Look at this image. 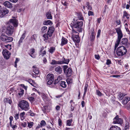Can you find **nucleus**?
<instances>
[{"label":"nucleus","mask_w":130,"mask_h":130,"mask_svg":"<svg viewBox=\"0 0 130 130\" xmlns=\"http://www.w3.org/2000/svg\"><path fill=\"white\" fill-rule=\"evenodd\" d=\"M116 32L117 34V38L115 43V50L116 48L118 46L119 43L121 44L126 45L128 43V40L126 38H123L121 40V39L123 37V34L121 29L119 28H115Z\"/></svg>","instance_id":"obj_1"},{"label":"nucleus","mask_w":130,"mask_h":130,"mask_svg":"<svg viewBox=\"0 0 130 130\" xmlns=\"http://www.w3.org/2000/svg\"><path fill=\"white\" fill-rule=\"evenodd\" d=\"M83 24L82 21H77L76 22H72L70 24V27L73 30L78 31L79 32H82L83 29L81 27Z\"/></svg>","instance_id":"obj_2"},{"label":"nucleus","mask_w":130,"mask_h":130,"mask_svg":"<svg viewBox=\"0 0 130 130\" xmlns=\"http://www.w3.org/2000/svg\"><path fill=\"white\" fill-rule=\"evenodd\" d=\"M18 106L22 110L25 111L28 110L29 108V106L27 102L25 101L22 100L20 101Z\"/></svg>","instance_id":"obj_3"},{"label":"nucleus","mask_w":130,"mask_h":130,"mask_svg":"<svg viewBox=\"0 0 130 130\" xmlns=\"http://www.w3.org/2000/svg\"><path fill=\"white\" fill-rule=\"evenodd\" d=\"M126 47L123 46L119 47L116 51L117 55L119 56H122L125 55L127 52Z\"/></svg>","instance_id":"obj_4"},{"label":"nucleus","mask_w":130,"mask_h":130,"mask_svg":"<svg viewBox=\"0 0 130 130\" xmlns=\"http://www.w3.org/2000/svg\"><path fill=\"white\" fill-rule=\"evenodd\" d=\"M72 37L74 42L78 43L80 41V39L79 37V33L75 30H73L72 32Z\"/></svg>","instance_id":"obj_5"},{"label":"nucleus","mask_w":130,"mask_h":130,"mask_svg":"<svg viewBox=\"0 0 130 130\" xmlns=\"http://www.w3.org/2000/svg\"><path fill=\"white\" fill-rule=\"evenodd\" d=\"M1 40L5 42H9L12 41L13 40V38L9 37L4 34H2L0 36Z\"/></svg>","instance_id":"obj_6"},{"label":"nucleus","mask_w":130,"mask_h":130,"mask_svg":"<svg viewBox=\"0 0 130 130\" xmlns=\"http://www.w3.org/2000/svg\"><path fill=\"white\" fill-rule=\"evenodd\" d=\"M14 31V27L10 24L6 25V34L9 36H11L13 33Z\"/></svg>","instance_id":"obj_7"},{"label":"nucleus","mask_w":130,"mask_h":130,"mask_svg":"<svg viewBox=\"0 0 130 130\" xmlns=\"http://www.w3.org/2000/svg\"><path fill=\"white\" fill-rule=\"evenodd\" d=\"M4 58L8 59L10 56V53L6 49H4L2 52Z\"/></svg>","instance_id":"obj_8"},{"label":"nucleus","mask_w":130,"mask_h":130,"mask_svg":"<svg viewBox=\"0 0 130 130\" xmlns=\"http://www.w3.org/2000/svg\"><path fill=\"white\" fill-rule=\"evenodd\" d=\"M67 66H64V73L66 74L67 76L69 77L71 75L72 73V70L70 68H68L67 70H65V69L67 68Z\"/></svg>","instance_id":"obj_9"},{"label":"nucleus","mask_w":130,"mask_h":130,"mask_svg":"<svg viewBox=\"0 0 130 130\" xmlns=\"http://www.w3.org/2000/svg\"><path fill=\"white\" fill-rule=\"evenodd\" d=\"M25 33H23L20 39H19L18 42L17 44V47H20L23 42L24 38L25 37Z\"/></svg>","instance_id":"obj_10"},{"label":"nucleus","mask_w":130,"mask_h":130,"mask_svg":"<svg viewBox=\"0 0 130 130\" xmlns=\"http://www.w3.org/2000/svg\"><path fill=\"white\" fill-rule=\"evenodd\" d=\"M123 122V120L121 118H119L118 115L116 116L113 119V123L115 124H120Z\"/></svg>","instance_id":"obj_11"},{"label":"nucleus","mask_w":130,"mask_h":130,"mask_svg":"<svg viewBox=\"0 0 130 130\" xmlns=\"http://www.w3.org/2000/svg\"><path fill=\"white\" fill-rule=\"evenodd\" d=\"M54 30V28L53 26H51L49 27L47 33L49 37H51L52 36Z\"/></svg>","instance_id":"obj_12"},{"label":"nucleus","mask_w":130,"mask_h":130,"mask_svg":"<svg viewBox=\"0 0 130 130\" xmlns=\"http://www.w3.org/2000/svg\"><path fill=\"white\" fill-rule=\"evenodd\" d=\"M10 23H12L14 27H16L18 26V20L15 19H11L9 20Z\"/></svg>","instance_id":"obj_13"},{"label":"nucleus","mask_w":130,"mask_h":130,"mask_svg":"<svg viewBox=\"0 0 130 130\" xmlns=\"http://www.w3.org/2000/svg\"><path fill=\"white\" fill-rule=\"evenodd\" d=\"M4 5L6 7L9 8H11L12 7V5L9 1H6L4 3Z\"/></svg>","instance_id":"obj_14"},{"label":"nucleus","mask_w":130,"mask_h":130,"mask_svg":"<svg viewBox=\"0 0 130 130\" xmlns=\"http://www.w3.org/2000/svg\"><path fill=\"white\" fill-rule=\"evenodd\" d=\"M67 42V40L66 38L62 37L61 39V43L60 44L61 46H62L66 44Z\"/></svg>","instance_id":"obj_15"},{"label":"nucleus","mask_w":130,"mask_h":130,"mask_svg":"<svg viewBox=\"0 0 130 130\" xmlns=\"http://www.w3.org/2000/svg\"><path fill=\"white\" fill-rule=\"evenodd\" d=\"M130 100V98L128 97L125 96L122 100V103L124 105L126 104Z\"/></svg>","instance_id":"obj_16"},{"label":"nucleus","mask_w":130,"mask_h":130,"mask_svg":"<svg viewBox=\"0 0 130 130\" xmlns=\"http://www.w3.org/2000/svg\"><path fill=\"white\" fill-rule=\"evenodd\" d=\"M44 47L42 46L39 52V55H41L42 56L45 54H46V52L45 50H44Z\"/></svg>","instance_id":"obj_17"},{"label":"nucleus","mask_w":130,"mask_h":130,"mask_svg":"<svg viewBox=\"0 0 130 130\" xmlns=\"http://www.w3.org/2000/svg\"><path fill=\"white\" fill-rule=\"evenodd\" d=\"M62 60L60 61L61 62V64L63 63L68 64L69 62V60L68 59H66L65 58L63 57L62 59Z\"/></svg>","instance_id":"obj_18"},{"label":"nucleus","mask_w":130,"mask_h":130,"mask_svg":"<svg viewBox=\"0 0 130 130\" xmlns=\"http://www.w3.org/2000/svg\"><path fill=\"white\" fill-rule=\"evenodd\" d=\"M55 70L58 73L61 74L62 71V69L60 66H59L56 67Z\"/></svg>","instance_id":"obj_19"},{"label":"nucleus","mask_w":130,"mask_h":130,"mask_svg":"<svg viewBox=\"0 0 130 130\" xmlns=\"http://www.w3.org/2000/svg\"><path fill=\"white\" fill-rule=\"evenodd\" d=\"M47 80H54V75L53 74H48L47 76Z\"/></svg>","instance_id":"obj_20"},{"label":"nucleus","mask_w":130,"mask_h":130,"mask_svg":"<svg viewBox=\"0 0 130 130\" xmlns=\"http://www.w3.org/2000/svg\"><path fill=\"white\" fill-rule=\"evenodd\" d=\"M25 113L24 111L20 113L19 115L20 117L21 120H23L25 119Z\"/></svg>","instance_id":"obj_21"},{"label":"nucleus","mask_w":130,"mask_h":130,"mask_svg":"<svg viewBox=\"0 0 130 130\" xmlns=\"http://www.w3.org/2000/svg\"><path fill=\"white\" fill-rule=\"evenodd\" d=\"M43 24L44 25H52L53 24V23L50 20H47V21H44L43 22Z\"/></svg>","instance_id":"obj_22"},{"label":"nucleus","mask_w":130,"mask_h":130,"mask_svg":"<svg viewBox=\"0 0 130 130\" xmlns=\"http://www.w3.org/2000/svg\"><path fill=\"white\" fill-rule=\"evenodd\" d=\"M109 130H121L119 127L116 126H113L110 127Z\"/></svg>","instance_id":"obj_23"},{"label":"nucleus","mask_w":130,"mask_h":130,"mask_svg":"<svg viewBox=\"0 0 130 130\" xmlns=\"http://www.w3.org/2000/svg\"><path fill=\"white\" fill-rule=\"evenodd\" d=\"M46 15L47 19H52V17L51 15V12H47L46 13Z\"/></svg>","instance_id":"obj_24"},{"label":"nucleus","mask_w":130,"mask_h":130,"mask_svg":"<svg viewBox=\"0 0 130 130\" xmlns=\"http://www.w3.org/2000/svg\"><path fill=\"white\" fill-rule=\"evenodd\" d=\"M32 68L34 69L33 71L34 73L36 74H38L39 72L38 68L36 67L35 66H33Z\"/></svg>","instance_id":"obj_25"},{"label":"nucleus","mask_w":130,"mask_h":130,"mask_svg":"<svg viewBox=\"0 0 130 130\" xmlns=\"http://www.w3.org/2000/svg\"><path fill=\"white\" fill-rule=\"evenodd\" d=\"M61 62L59 61H57L55 60H53L51 64H60Z\"/></svg>","instance_id":"obj_26"},{"label":"nucleus","mask_w":130,"mask_h":130,"mask_svg":"<svg viewBox=\"0 0 130 130\" xmlns=\"http://www.w3.org/2000/svg\"><path fill=\"white\" fill-rule=\"evenodd\" d=\"M60 86L63 88H65L67 86V85L66 84V83L64 81H62L59 83Z\"/></svg>","instance_id":"obj_27"},{"label":"nucleus","mask_w":130,"mask_h":130,"mask_svg":"<svg viewBox=\"0 0 130 130\" xmlns=\"http://www.w3.org/2000/svg\"><path fill=\"white\" fill-rule=\"evenodd\" d=\"M95 35V32L93 30L92 31V32L90 36V38L91 39V41H92L95 38V36H94Z\"/></svg>","instance_id":"obj_28"},{"label":"nucleus","mask_w":130,"mask_h":130,"mask_svg":"<svg viewBox=\"0 0 130 130\" xmlns=\"http://www.w3.org/2000/svg\"><path fill=\"white\" fill-rule=\"evenodd\" d=\"M24 90L21 89H20L18 91L19 93L18 94L20 96H21L23 95L24 93Z\"/></svg>","instance_id":"obj_29"},{"label":"nucleus","mask_w":130,"mask_h":130,"mask_svg":"<svg viewBox=\"0 0 130 130\" xmlns=\"http://www.w3.org/2000/svg\"><path fill=\"white\" fill-rule=\"evenodd\" d=\"M86 7H87L88 9L91 10L92 8L91 6L90 5L89 3L88 2H87L85 5Z\"/></svg>","instance_id":"obj_30"},{"label":"nucleus","mask_w":130,"mask_h":130,"mask_svg":"<svg viewBox=\"0 0 130 130\" xmlns=\"http://www.w3.org/2000/svg\"><path fill=\"white\" fill-rule=\"evenodd\" d=\"M31 52L29 54V55H30L32 58H34L35 57V56H34L32 55L35 52V49L34 48H32L31 49Z\"/></svg>","instance_id":"obj_31"},{"label":"nucleus","mask_w":130,"mask_h":130,"mask_svg":"<svg viewBox=\"0 0 130 130\" xmlns=\"http://www.w3.org/2000/svg\"><path fill=\"white\" fill-rule=\"evenodd\" d=\"M27 127L29 128H31L34 124V123L32 122H27Z\"/></svg>","instance_id":"obj_32"},{"label":"nucleus","mask_w":130,"mask_h":130,"mask_svg":"<svg viewBox=\"0 0 130 130\" xmlns=\"http://www.w3.org/2000/svg\"><path fill=\"white\" fill-rule=\"evenodd\" d=\"M73 120L72 119L68 120L67 121L66 125L69 126H71Z\"/></svg>","instance_id":"obj_33"},{"label":"nucleus","mask_w":130,"mask_h":130,"mask_svg":"<svg viewBox=\"0 0 130 130\" xmlns=\"http://www.w3.org/2000/svg\"><path fill=\"white\" fill-rule=\"evenodd\" d=\"M41 31L42 33H45L47 30V27L46 26H43L41 28Z\"/></svg>","instance_id":"obj_34"},{"label":"nucleus","mask_w":130,"mask_h":130,"mask_svg":"<svg viewBox=\"0 0 130 130\" xmlns=\"http://www.w3.org/2000/svg\"><path fill=\"white\" fill-rule=\"evenodd\" d=\"M129 14L127 13L125 11H124L123 12V18H124V17H126L127 19H128L129 18V17H128Z\"/></svg>","instance_id":"obj_35"},{"label":"nucleus","mask_w":130,"mask_h":130,"mask_svg":"<svg viewBox=\"0 0 130 130\" xmlns=\"http://www.w3.org/2000/svg\"><path fill=\"white\" fill-rule=\"evenodd\" d=\"M119 99L122 100V99L123 97L125 95L122 93H121L120 92L119 94Z\"/></svg>","instance_id":"obj_36"},{"label":"nucleus","mask_w":130,"mask_h":130,"mask_svg":"<svg viewBox=\"0 0 130 130\" xmlns=\"http://www.w3.org/2000/svg\"><path fill=\"white\" fill-rule=\"evenodd\" d=\"M88 87V85L87 84H86L85 85V86L84 88V95H85L86 93Z\"/></svg>","instance_id":"obj_37"},{"label":"nucleus","mask_w":130,"mask_h":130,"mask_svg":"<svg viewBox=\"0 0 130 130\" xmlns=\"http://www.w3.org/2000/svg\"><path fill=\"white\" fill-rule=\"evenodd\" d=\"M46 124V123L44 120H42L40 123V125L42 126H45Z\"/></svg>","instance_id":"obj_38"},{"label":"nucleus","mask_w":130,"mask_h":130,"mask_svg":"<svg viewBox=\"0 0 130 130\" xmlns=\"http://www.w3.org/2000/svg\"><path fill=\"white\" fill-rule=\"evenodd\" d=\"M48 34H44L43 36V37L44 38V40H47L48 39Z\"/></svg>","instance_id":"obj_39"},{"label":"nucleus","mask_w":130,"mask_h":130,"mask_svg":"<svg viewBox=\"0 0 130 130\" xmlns=\"http://www.w3.org/2000/svg\"><path fill=\"white\" fill-rule=\"evenodd\" d=\"M96 94L99 96H102V94L99 90H96Z\"/></svg>","instance_id":"obj_40"},{"label":"nucleus","mask_w":130,"mask_h":130,"mask_svg":"<svg viewBox=\"0 0 130 130\" xmlns=\"http://www.w3.org/2000/svg\"><path fill=\"white\" fill-rule=\"evenodd\" d=\"M2 11L4 16L9 12V10H3Z\"/></svg>","instance_id":"obj_41"},{"label":"nucleus","mask_w":130,"mask_h":130,"mask_svg":"<svg viewBox=\"0 0 130 130\" xmlns=\"http://www.w3.org/2000/svg\"><path fill=\"white\" fill-rule=\"evenodd\" d=\"M55 48L54 47H51L49 50V52L51 53H52L55 50Z\"/></svg>","instance_id":"obj_42"},{"label":"nucleus","mask_w":130,"mask_h":130,"mask_svg":"<svg viewBox=\"0 0 130 130\" xmlns=\"http://www.w3.org/2000/svg\"><path fill=\"white\" fill-rule=\"evenodd\" d=\"M68 84H70L72 82V79L71 78H69L66 80Z\"/></svg>","instance_id":"obj_43"},{"label":"nucleus","mask_w":130,"mask_h":130,"mask_svg":"<svg viewBox=\"0 0 130 130\" xmlns=\"http://www.w3.org/2000/svg\"><path fill=\"white\" fill-rule=\"evenodd\" d=\"M54 80H47V79H46V81L47 82V84H48L49 85H50L51 84L53 83V81Z\"/></svg>","instance_id":"obj_44"},{"label":"nucleus","mask_w":130,"mask_h":130,"mask_svg":"<svg viewBox=\"0 0 130 130\" xmlns=\"http://www.w3.org/2000/svg\"><path fill=\"white\" fill-rule=\"evenodd\" d=\"M36 35L35 34L33 35L32 36H31L30 38V39L31 40H36Z\"/></svg>","instance_id":"obj_45"},{"label":"nucleus","mask_w":130,"mask_h":130,"mask_svg":"<svg viewBox=\"0 0 130 130\" xmlns=\"http://www.w3.org/2000/svg\"><path fill=\"white\" fill-rule=\"evenodd\" d=\"M21 125L22 126L26 127L27 125V124L25 122H23L21 123Z\"/></svg>","instance_id":"obj_46"},{"label":"nucleus","mask_w":130,"mask_h":130,"mask_svg":"<svg viewBox=\"0 0 130 130\" xmlns=\"http://www.w3.org/2000/svg\"><path fill=\"white\" fill-rule=\"evenodd\" d=\"M11 126L12 127L13 130H14L17 127V126L16 124L14 125L12 124Z\"/></svg>","instance_id":"obj_47"},{"label":"nucleus","mask_w":130,"mask_h":130,"mask_svg":"<svg viewBox=\"0 0 130 130\" xmlns=\"http://www.w3.org/2000/svg\"><path fill=\"white\" fill-rule=\"evenodd\" d=\"M88 15L89 16L93 15V12L92 11H89L88 12Z\"/></svg>","instance_id":"obj_48"},{"label":"nucleus","mask_w":130,"mask_h":130,"mask_svg":"<svg viewBox=\"0 0 130 130\" xmlns=\"http://www.w3.org/2000/svg\"><path fill=\"white\" fill-rule=\"evenodd\" d=\"M14 117L16 120H17L19 118V114L18 113H16L14 116Z\"/></svg>","instance_id":"obj_49"},{"label":"nucleus","mask_w":130,"mask_h":130,"mask_svg":"<svg viewBox=\"0 0 130 130\" xmlns=\"http://www.w3.org/2000/svg\"><path fill=\"white\" fill-rule=\"evenodd\" d=\"M27 81L31 85H32V83L33 82V80L32 79H28Z\"/></svg>","instance_id":"obj_50"},{"label":"nucleus","mask_w":130,"mask_h":130,"mask_svg":"<svg viewBox=\"0 0 130 130\" xmlns=\"http://www.w3.org/2000/svg\"><path fill=\"white\" fill-rule=\"evenodd\" d=\"M58 123L59 125L61 126L62 125V121L61 119H59L58 120Z\"/></svg>","instance_id":"obj_51"},{"label":"nucleus","mask_w":130,"mask_h":130,"mask_svg":"<svg viewBox=\"0 0 130 130\" xmlns=\"http://www.w3.org/2000/svg\"><path fill=\"white\" fill-rule=\"evenodd\" d=\"M101 30L100 29H99L98 30L97 32V38L99 37L101 34Z\"/></svg>","instance_id":"obj_52"},{"label":"nucleus","mask_w":130,"mask_h":130,"mask_svg":"<svg viewBox=\"0 0 130 130\" xmlns=\"http://www.w3.org/2000/svg\"><path fill=\"white\" fill-rule=\"evenodd\" d=\"M22 87H23V88L25 90H26L27 89V86H25L24 85V84H21L20 85Z\"/></svg>","instance_id":"obj_53"},{"label":"nucleus","mask_w":130,"mask_h":130,"mask_svg":"<svg viewBox=\"0 0 130 130\" xmlns=\"http://www.w3.org/2000/svg\"><path fill=\"white\" fill-rule=\"evenodd\" d=\"M62 77L60 76H58L56 79V80L58 81V82H59L60 80L62 79Z\"/></svg>","instance_id":"obj_54"},{"label":"nucleus","mask_w":130,"mask_h":130,"mask_svg":"<svg viewBox=\"0 0 130 130\" xmlns=\"http://www.w3.org/2000/svg\"><path fill=\"white\" fill-rule=\"evenodd\" d=\"M122 75H112L110 76V77L116 78H119V77H120Z\"/></svg>","instance_id":"obj_55"},{"label":"nucleus","mask_w":130,"mask_h":130,"mask_svg":"<svg viewBox=\"0 0 130 130\" xmlns=\"http://www.w3.org/2000/svg\"><path fill=\"white\" fill-rule=\"evenodd\" d=\"M111 63V61L109 59H107V62L106 64L107 65H109Z\"/></svg>","instance_id":"obj_56"},{"label":"nucleus","mask_w":130,"mask_h":130,"mask_svg":"<svg viewBox=\"0 0 130 130\" xmlns=\"http://www.w3.org/2000/svg\"><path fill=\"white\" fill-rule=\"evenodd\" d=\"M95 57L97 59H99L100 58V56L98 55H95Z\"/></svg>","instance_id":"obj_57"},{"label":"nucleus","mask_w":130,"mask_h":130,"mask_svg":"<svg viewBox=\"0 0 130 130\" xmlns=\"http://www.w3.org/2000/svg\"><path fill=\"white\" fill-rule=\"evenodd\" d=\"M46 127L48 129H51V130H55V128H52L49 125H48Z\"/></svg>","instance_id":"obj_58"},{"label":"nucleus","mask_w":130,"mask_h":130,"mask_svg":"<svg viewBox=\"0 0 130 130\" xmlns=\"http://www.w3.org/2000/svg\"><path fill=\"white\" fill-rule=\"evenodd\" d=\"M42 127L40 124H38V125L36 127V130H38V129L40 127Z\"/></svg>","instance_id":"obj_59"},{"label":"nucleus","mask_w":130,"mask_h":130,"mask_svg":"<svg viewBox=\"0 0 130 130\" xmlns=\"http://www.w3.org/2000/svg\"><path fill=\"white\" fill-rule=\"evenodd\" d=\"M62 3L64 6H67L68 5V3L65 1L62 2Z\"/></svg>","instance_id":"obj_60"},{"label":"nucleus","mask_w":130,"mask_h":130,"mask_svg":"<svg viewBox=\"0 0 130 130\" xmlns=\"http://www.w3.org/2000/svg\"><path fill=\"white\" fill-rule=\"evenodd\" d=\"M4 16L2 11H1L0 10V17L2 18Z\"/></svg>","instance_id":"obj_61"},{"label":"nucleus","mask_w":130,"mask_h":130,"mask_svg":"<svg viewBox=\"0 0 130 130\" xmlns=\"http://www.w3.org/2000/svg\"><path fill=\"white\" fill-rule=\"evenodd\" d=\"M43 62L44 63H45V64L46 63V61H47V60H46V59L44 57L43 58Z\"/></svg>","instance_id":"obj_62"},{"label":"nucleus","mask_w":130,"mask_h":130,"mask_svg":"<svg viewBox=\"0 0 130 130\" xmlns=\"http://www.w3.org/2000/svg\"><path fill=\"white\" fill-rule=\"evenodd\" d=\"M101 20V18H98V19L97 20V23H100Z\"/></svg>","instance_id":"obj_63"},{"label":"nucleus","mask_w":130,"mask_h":130,"mask_svg":"<svg viewBox=\"0 0 130 130\" xmlns=\"http://www.w3.org/2000/svg\"><path fill=\"white\" fill-rule=\"evenodd\" d=\"M60 109V107L59 106H57L56 107V109L57 110H59Z\"/></svg>","instance_id":"obj_64"}]
</instances>
